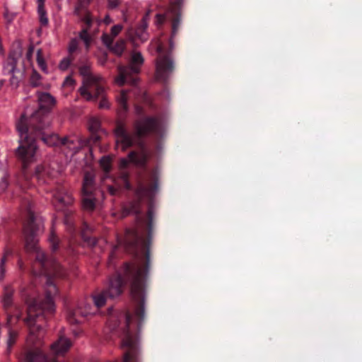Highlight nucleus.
Instances as JSON below:
<instances>
[{"instance_id": "58", "label": "nucleus", "mask_w": 362, "mask_h": 362, "mask_svg": "<svg viewBox=\"0 0 362 362\" xmlns=\"http://www.w3.org/2000/svg\"><path fill=\"white\" fill-rule=\"evenodd\" d=\"M1 51H2V45H1V44L0 43V52H1Z\"/></svg>"}, {"instance_id": "34", "label": "nucleus", "mask_w": 362, "mask_h": 362, "mask_svg": "<svg viewBox=\"0 0 362 362\" xmlns=\"http://www.w3.org/2000/svg\"><path fill=\"white\" fill-rule=\"evenodd\" d=\"M71 61H72V59L70 58L63 59L59 64V68L62 71L66 70L69 68V65L71 64Z\"/></svg>"}, {"instance_id": "24", "label": "nucleus", "mask_w": 362, "mask_h": 362, "mask_svg": "<svg viewBox=\"0 0 362 362\" xmlns=\"http://www.w3.org/2000/svg\"><path fill=\"white\" fill-rule=\"evenodd\" d=\"M124 40H118L115 45H112L110 48L114 53L117 55H121L124 49Z\"/></svg>"}, {"instance_id": "46", "label": "nucleus", "mask_w": 362, "mask_h": 362, "mask_svg": "<svg viewBox=\"0 0 362 362\" xmlns=\"http://www.w3.org/2000/svg\"><path fill=\"white\" fill-rule=\"evenodd\" d=\"M33 52H34V46L33 45H30L29 46L28 52L26 53V57L28 59H31Z\"/></svg>"}, {"instance_id": "11", "label": "nucleus", "mask_w": 362, "mask_h": 362, "mask_svg": "<svg viewBox=\"0 0 362 362\" xmlns=\"http://www.w3.org/2000/svg\"><path fill=\"white\" fill-rule=\"evenodd\" d=\"M7 57L4 69H8L9 74H15L19 59L22 57L23 48L21 41H16Z\"/></svg>"}, {"instance_id": "32", "label": "nucleus", "mask_w": 362, "mask_h": 362, "mask_svg": "<svg viewBox=\"0 0 362 362\" xmlns=\"http://www.w3.org/2000/svg\"><path fill=\"white\" fill-rule=\"evenodd\" d=\"M49 241L51 244V247L53 251L56 250L58 248V240L55 234L52 232L49 238Z\"/></svg>"}, {"instance_id": "26", "label": "nucleus", "mask_w": 362, "mask_h": 362, "mask_svg": "<svg viewBox=\"0 0 362 362\" xmlns=\"http://www.w3.org/2000/svg\"><path fill=\"white\" fill-rule=\"evenodd\" d=\"M9 254L10 252L6 251L0 260V281H2L4 279L6 272L5 264L7 262V257Z\"/></svg>"}, {"instance_id": "57", "label": "nucleus", "mask_w": 362, "mask_h": 362, "mask_svg": "<svg viewBox=\"0 0 362 362\" xmlns=\"http://www.w3.org/2000/svg\"><path fill=\"white\" fill-rule=\"evenodd\" d=\"M45 0H37V4H45Z\"/></svg>"}, {"instance_id": "40", "label": "nucleus", "mask_w": 362, "mask_h": 362, "mask_svg": "<svg viewBox=\"0 0 362 362\" xmlns=\"http://www.w3.org/2000/svg\"><path fill=\"white\" fill-rule=\"evenodd\" d=\"M76 81L71 76H68L64 83H63V86H65V87H73L75 84Z\"/></svg>"}, {"instance_id": "33", "label": "nucleus", "mask_w": 362, "mask_h": 362, "mask_svg": "<svg viewBox=\"0 0 362 362\" xmlns=\"http://www.w3.org/2000/svg\"><path fill=\"white\" fill-rule=\"evenodd\" d=\"M114 37L111 35L103 34L102 35L103 42L110 49L112 46Z\"/></svg>"}, {"instance_id": "15", "label": "nucleus", "mask_w": 362, "mask_h": 362, "mask_svg": "<svg viewBox=\"0 0 362 362\" xmlns=\"http://www.w3.org/2000/svg\"><path fill=\"white\" fill-rule=\"evenodd\" d=\"M71 341H55L51 346V352L54 356L62 355L71 347Z\"/></svg>"}, {"instance_id": "39", "label": "nucleus", "mask_w": 362, "mask_h": 362, "mask_svg": "<svg viewBox=\"0 0 362 362\" xmlns=\"http://www.w3.org/2000/svg\"><path fill=\"white\" fill-rule=\"evenodd\" d=\"M122 25H114L112 28H111V33H110V35L115 37H116L119 33L120 31L122 30Z\"/></svg>"}, {"instance_id": "50", "label": "nucleus", "mask_w": 362, "mask_h": 362, "mask_svg": "<svg viewBox=\"0 0 362 362\" xmlns=\"http://www.w3.org/2000/svg\"><path fill=\"white\" fill-rule=\"evenodd\" d=\"M108 190H109V192L112 194V195H114L115 194L116 192H117V189L115 188H114L112 186H109L108 187Z\"/></svg>"}, {"instance_id": "44", "label": "nucleus", "mask_w": 362, "mask_h": 362, "mask_svg": "<svg viewBox=\"0 0 362 362\" xmlns=\"http://www.w3.org/2000/svg\"><path fill=\"white\" fill-rule=\"evenodd\" d=\"M44 171V168L42 166H37L35 170V177L37 179L40 180L42 176V173Z\"/></svg>"}, {"instance_id": "17", "label": "nucleus", "mask_w": 362, "mask_h": 362, "mask_svg": "<svg viewBox=\"0 0 362 362\" xmlns=\"http://www.w3.org/2000/svg\"><path fill=\"white\" fill-rule=\"evenodd\" d=\"M147 27L148 23L146 17H144L140 23V25L137 27L135 31L136 36L141 41H145L148 38V34L146 33Z\"/></svg>"}, {"instance_id": "37", "label": "nucleus", "mask_w": 362, "mask_h": 362, "mask_svg": "<svg viewBox=\"0 0 362 362\" xmlns=\"http://www.w3.org/2000/svg\"><path fill=\"white\" fill-rule=\"evenodd\" d=\"M128 177H129V174L127 172L123 171L121 173L120 178L124 182L125 187L127 189H129L131 188V185H130V183L129 182Z\"/></svg>"}, {"instance_id": "2", "label": "nucleus", "mask_w": 362, "mask_h": 362, "mask_svg": "<svg viewBox=\"0 0 362 362\" xmlns=\"http://www.w3.org/2000/svg\"><path fill=\"white\" fill-rule=\"evenodd\" d=\"M32 208L31 203H28L25 206L27 220L23 228L25 249L28 252L35 254L36 263L41 268L40 274L46 276V294L44 299L30 298L27 296L25 287H22L20 291L28 305V315L23 321L28 327L29 335L33 338L40 339L44 337L45 313H52L54 310L53 297L57 289L50 276L60 275V265L54 259L47 258L40 249L37 236L43 230V221L41 217L34 214Z\"/></svg>"}, {"instance_id": "4", "label": "nucleus", "mask_w": 362, "mask_h": 362, "mask_svg": "<svg viewBox=\"0 0 362 362\" xmlns=\"http://www.w3.org/2000/svg\"><path fill=\"white\" fill-rule=\"evenodd\" d=\"M45 125L39 128V123L36 127H30L27 124L25 115H22L20 120L16 124V128L20 134L21 144L16 150V155L22 162V170L23 174L25 173L28 165L35 160L37 150L35 141L41 139L45 144L49 146H59L60 138L57 134H49L45 132L47 127Z\"/></svg>"}, {"instance_id": "25", "label": "nucleus", "mask_w": 362, "mask_h": 362, "mask_svg": "<svg viewBox=\"0 0 362 362\" xmlns=\"http://www.w3.org/2000/svg\"><path fill=\"white\" fill-rule=\"evenodd\" d=\"M30 83L33 87H38L41 85V76L35 70L32 72Z\"/></svg>"}, {"instance_id": "27", "label": "nucleus", "mask_w": 362, "mask_h": 362, "mask_svg": "<svg viewBox=\"0 0 362 362\" xmlns=\"http://www.w3.org/2000/svg\"><path fill=\"white\" fill-rule=\"evenodd\" d=\"M100 128V122L97 118H91L89 120L88 129L91 133H96Z\"/></svg>"}, {"instance_id": "53", "label": "nucleus", "mask_w": 362, "mask_h": 362, "mask_svg": "<svg viewBox=\"0 0 362 362\" xmlns=\"http://www.w3.org/2000/svg\"><path fill=\"white\" fill-rule=\"evenodd\" d=\"M183 1L184 0H176L174 4L175 6H180L182 4Z\"/></svg>"}, {"instance_id": "41", "label": "nucleus", "mask_w": 362, "mask_h": 362, "mask_svg": "<svg viewBox=\"0 0 362 362\" xmlns=\"http://www.w3.org/2000/svg\"><path fill=\"white\" fill-rule=\"evenodd\" d=\"M71 332L73 334V337H74V338H79V337H84L83 331L78 327L72 329Z\"/></svg>"}, {"instance_id": "38", "label": "nucleus", "mask_w": 362, "mask_h": 362, "mask_svg": "<svg viewBox=\"0 0 362 362\" xmlns=\"http://www.w3.org/2000/svg\"><path fill=\"white\" fill-rule=\"evenodd\" d=\"M12 74V76L10 79V85L13 88H16L19 86L21 78L18 77V76H16L14 74Z\"/></svg>"}, {"instance_id": "36", "label": "nucleus", "mask_w": 362, "mask_h": 362, "mask_svg": "<svg viewBox=\"0 0 362 362\" xmlns=\"http://www.w3.org/2000/svg\"><path fill=\"white\" fill-rule=\"evenodd\" d=\"M38 14H39V19H40V24L42 26H47L48 24V18L47 17L46 11H42V12H38Z\"/></svg>"}, {"instance_id": "8", "label": "nucleus", "mask_w": 362, "mask_h": 362, "mask_svg": "<svg viewBox=\"0 0 362 362\" xmlns=\"http://www.w3.org/2000/svg\"><path fill=\"white\" fill-rule=\"evenodd\" d=\"M122 317L125 320V325L124 327L121 329H117L118 326V316L112 315L107 322V325L105 328V332L106 334L110 333H117L122 332L125 337V339H136L137 336H133L129 330V326L132 321V317L129 314H126L125 315H122Z\"/></svg>"}, {"instance_id": "7", "label": "nucleus", "mask_w": 362, "mask_h": 362, "mask_svg": "<svg viewBox=\"0 0 362 362\" xmlns=\"http://www.w3.org/2000/svg\"><path fill=\"white\" fill-rule=\"evenodd\" d=\"M159 57L156 60V79L165 81L174 69L173 62L169 54H163V46L159 44L156 47Z\"/></svg>"}, {"instance_id": "16", "label": "nucleus", "mask_w": 362, "mask_h": 362, "mask_svg": "<svg viewBox=\"0 0 362 362\" xmlns=\"http://www.w3.org/2000/svg\"><path fill=\"white\" fill-rule=\"evenodd\" d=\"M82 207L84 210L92 211L95 207V198L93 192H82Z\"/></svg>"}, {"instance_id": "14", "label": "nucleus", "mask_w": 362, "mask_h": 362, "mask_svg": "<svg viewBox=\"0 0 362 362\" xmlns=\"http://www.w3.org/2000/svg\"><path fill=\"white\" fill-rule=\"evenodd\" d=\"M91 64L88 62H81V64L78 66L79 73L83 77V85L87 84L90 86L97 81L98 76L93 75L90 70Z\"/></svg>"}, {"instance_id": "19", "label": "nucleus", "mask_w": 362, "mask_h": 362, "mask_svg": "<svg viewBox=\"0 0 362 362\" xmlns=\"http://www.w3.org/2000/svg\"><path fill=\"white\" fill-rule=\"evenodd\" d=\"M94 175L92 173L86 172L84 175L82 192H93Z\"/></svg>"}, {"instance_id": "52", "label": "nucleus", "mask_w": 362, "mask_h": 362, "mask_svg": "<svg viewBox=\"0 0 362 362\" xmlns=\"http://www.w3.org/2000/svg\"><path fill=\"white\" fill-rule=\"evenodd\" d=\"M156 17H157V18H158V21H159V22H160V23H161V22L163 21V19H164V17H163L162 15H160V14H157V15H156Z\"/></svg>"}, {"instance_id": "35", "label": "nucleus", "mask_w": 362, "mask_h": 362, "mask_svg": "<svg viewBox=\"0 0 362 362\" xmlns=\"http://www.w3.org/2000/svg\"><path fill=\"white\" fill-rule=\"evenodd\" d=\"M80 38L84 41L86 47H88L90 38L86 29H83L81 30V32L80 33Z\"/></svg>"}, {"instance_id": "1", "label": "nucleus", "mask_w": 362, "mask_h": 362, "mask_svg": "<svg viewBox=\"0 0 362 362\" xmlns=\"http://www.w3.org/2000/svg\"><path fill=\"white\" fill-rule=\"evenodd\" d=\"M158 189V175L156 170L150 173V178L139 181L136 189L138 200L130 202L124 206L122 216L130 214L136 215V225L134 229H127L124 238L119 240L127 252L134 255L137 259L135 263H124L122 270L115 276L111 278L108 286L100 293L93 296V302L98 308L103 307L107 298L118 297L123 292V286L131 283V295L136 303L135 316L139 323L144 319V281L148 271L150 262V245L152 239V230L154 213L149 208L147 217L139 215L140 199L151 198Z\"/></svg>"}, {"instance_id": "54", "label": "nucleus", "mask_w": 362, "mask_h": 362, "mask_svg": "<svg viewBox=\"0 0 362 362\" xmlns=\"http://www.w3.org/2000/svg\"><path fill=\"white\" fill-rule=\"evenodd\" d=\"M112 21L111 18H110L109 16H107L105 18V23L108 24L110 23V22Z\"/></svg>"}, {"instance_id": "20", "label": "nucleus", "mask_w": 362, "mask_h": 362, "mask_svg": "<svg viewBox=\"0 0 362 362\" xmlns=\"http://www.w3.org/2000/svg\"><path fill=\"white\" fill-rule=\"evenodd\" d=\"M8 174L7 170L4 166H0V193L6 190L8 186Z\"/></svg>"}, {"instance_id": "22", "label": "nucleus", "mask_w": 362, "mask_h": 362, "mask_svg": "<svg viewBox=\"0 0 362 362\" xmlns=\"http://www.w3.org/2000/svg\"><path fill=\"white\" fill-rule=\"evenodd\" d=\"M54 198L57 202L63 205H70L73 202V197L69 193H58L54 195Z\"/></svg>"}, {"instance_id": "31", "label": "nucleus", "mask_w": 362, "mask_h": 362, "mask_svg": "<svg viewBox=\"0 0 362 362\" xmlns=\"http://www.w3.org/2000/svg\"><path fill=\"white\" fill-rule=\"evenodd\" d=\"M37 62L38 66L40 67V69L42 71H45L47 70L46 64H45V62L42 56V50L41 49H38L37 52Z\"/></svg>"}, {"instance_id": "21", "label": "nucleus", "mask_w": 362, "mask_h": 362, "mask_svg": "<svg viewBox=\"0 0 362 362\" xmlns=\"http://www.w3.org/2000/svg\"><path fill=\"white\" fill-rule=\"evenodd\" d=\"M91 230V227L85 223L82 229L81 235L86 242H87L91 246H94L96 244L97 240L95 238H91L88 236V232Z\"/></svg>"}, {"instance_id": "18", "label": "nucleus", "mask_w": 362, "mask_h": 362, "mask_svg": "<svg viewBox=\"0 0 362 362\" xmlns=\"http://www.w3.org/2000/svg\"><path fill=\"white\" fill-rule=\"evenodd\" d=\"M14 289L11 286H6L4 287V296H3V306L4 309H8L12 305L13 295Z\"/></svg>"}, {"instance_id": "49", "label": "nucleus", "mask_w": 362, "mask_h": 362, "mask_svg": "<svg viewBox=\"0 0 362 362\" xmlns=\"http://www.w3.org/2000/svg\"><path fill=\"white\" fill-rule=\"evenodd\" d=\"M9 335H10L9 339H13L15 337H17L16 332L12 331L10 329H9Z\"/></svg>"}, {"instance_id": "51", "label": "nucleus", "mask_w": 362, "mask_h": 362, "mask_svg": "<svg viewBox=\"0 0 362 362\" xmlns=\"http://www.w3.org/2000/svg\"><path fill=\"white\" fill-rule=\"evenodd\" d=\"M84 21L86 22V23L87 24L88 26H90V23H91V20L89 18L88 16H86L85 18H84Z\"/></svg>"}, {"instance_id": "13", "label": "nucleus", "mask_w": 362, "mask_h": 362, "mask_svg": "<svg viewBox=\"0 0 362 362\" xmlns=\"http://www.w3.org/2000/svg\"><path fill=\"white\" fill-rule=\"evenodd\" d=\"M25 358L28 362H58L55 357H48L37 347L28 350Z\"/></svg>"}, {"instance_id": "42", "label": "nucleus", "mask_w": 362, "mask_h": 362, "mask_svg": "<svg viewBox=\"0 0 362 362\" xmlns=\"http://www.w3.org/2000/svg\"><path fill=\"white\" fill-rule=\"evenodd\" d=\"M102 98H101V100L100 101L99 103V108L100 109H104V108H109L110 107V104H109V102L106 100V98H105L104 95H103V96H100Z\"/></svg>"}, {"instance_id": "10", "label": "nucleus", "mask_w": 362, "mask_h": 362, "mask_svg": "<svg viewBox=\"0 0 362 362\" xmlns=\"http://www.w3.org/2000/svg\"><path fill=\"white\" fill-rule=\"evenodd\" d=\"M90 314V305L85 308L78 306L69 308L66 311V320L70 325H74L84 322L86 317Z\"/></svg>"}, {"instance_id": "3", "label": "nucleus", "mask_w": 362, "mask_h": 362, "mask_svg": "<svg viewBox=\"0 0 362 362\" xmlns=\"http://www.w3.org/2000/svg\"><path fill=\"white\" fill-rule=\"evenodd\" d=\"M127 93V90H122L117 98L119 106L117 113L119 118L115 122L114 132L117 145L120 146L122 151H126L134 146H136L138 149L129 152L128 159H121L119 166L121 168H125L131 162L137 167L144 169L151 157V152L147 148L143 138L157 132L159 123L156 118L147 117L135 120L132 125V131H128L126 122L122 118L128 110Z\"/></svg>"}, {"instance_id": "30", "label": "nucleus", "mask_w": 362, "mask_h": 362, "mask_svg": "<svg viewBox=\"0 0 362 362\" xmlns=\"http://www.w3.org/2000/svg\"><path fill=\"white\" fill-rule=\"evenodd\" d=\"M180 24V18L179 16H176L173 18V23H172V37H174L179 29Z\"/></svg>"}, {"instance_id": "56", "label": "nucleus", "mask_w": 362, "mask_h": 362, "mask_svg": "<svg viewBox=\"0 0 362 362\" xmlns=\"http://www.w3.org/2000/svg\"><path fill=\"white\" fill-rule=\"evenodd\" d=\"M15 341H8V347H11L13 344V342Z\"/></svg>"}, {"instance_id": "43", "label": "nucleus", "mask_w": 362, "mask_h": 362, "mask_svg": "<svg viewBox=\"0 0 362 362\" xmlns=\"http://www.w3.org/2000/svg\"><path fill=\"white\" fill-rule=\"evenodd\" d=\"M78 47V41L76 39L72 40L69 46V51L70 53H73L76 50Z\"/></svg>"}, {"instance_id": "45", "label": "nucleus", "mask_w": 362, "mask_h": 362, "mask_svg": "<svg viewBox=\"0 0 362 362\" xmlns=\"http://www.w3.org/2000/svg\"><path fill=\"white\" fill-rule=\"evenodd\" d=\"M119 4V0H108V7L110 8H115Z\"/></svg>"}, {"instance_id": "28", "label": "nucleus", "mask_w": 362, "mask_h": 362, "mask_svg": "<svg viewBox=\"0 0 362 362\" xmlns=\"http://www.w3.org/2000/svg\"><path fill=\"white\" fill-rule=\"evenodd\" d=\"M21 317V312L14 314L7 313V325L10 327L16 323Z\"/></svg>"}, {"instance_id": "29", "label": "nucleus", "mask_w": 362, "mask_h": 362, "mask_svg": "<svg viewBox=\"0 0 362 362\" xmlns=\"http://www.w3.org/2000/svg\"><path fill=\"white\" fill-rule=\"evenodd\" d=\"M100 165L105 173H108L111 169L110 158L107 156H103L100 160Z\"/></svg>"}, {"instance_id": "12", "label": "nucleus", "mask_w": 362, "mask_h": 362, "mask_svg": "<svg viewBox=\"0 0 362 362\" xmlns=\"http://www.w3.org/2000/svg\"><path fill=\"white\" fill-rule=\"evenodd\" d=\"M122 348L126 349L123 362H138L139 346L136 341H122Z\"/></svg>"}, {"instance_id": "48", "label": "nucleus", "mask_w": 362, "mask_h": 362, "mask_svg": "<svg viewBox=\"0 0 362 362\" xmlns=\"http://www.w3.org/2000/svg\"><path fill=\"white\" fill-rule=\"evenodd\" d=\"M92 134H93V135L91 136V139L93 140V141L94 143H95L99 140L100 137L98 135H96L95 133H92Z\"/></svg>"}, {"instance_id": "47", "label": "nucleus", "mask_w": 362, "mask_h": 362, "mask_svg": "<svg viewBox=\"0 0 362 362\" xmlns=\"http://www.w3.org/2000/svg\"><path fill=\"white\" fill-rule=\"evenodd\" d=\"M45 11V4H37V12Z\"/></svg>"}, {"instance_id": "9", "label": "nucleus", "mask_w": 362, "mask_h": 362, "mask_svg": "<svg viewBox=\"0 0 362 362\" xmlns=\"http://www.w3.org/2000/svg\"><path fill=\"white\" fill-rule=\"evenodd\" d=\"M103 78L100 76L97 77V81L93 84L88 86L83 84L79 88L81 95L86 98V100H92L96 99L100 96H103L105 89L103 86Z\"/></svg>"}, {"instance_id": "55", "label": "nucleus", "mask_w": 362, "mask_h": 362, "mask_svg": "<svg viewBox=\"0 0 362 362\" xmlns=\"http://www.w3.org/2000/svg\"><path fill=\"white\" fill-rule=\"evenodd\" d=\"M58 339L62 340V339H69L68 337L64 336V335L61 334L60 336L59 337Z\"/></svg>"}, {"instance_id": "23", "label": "nucleus", "mask_w": 362, "mask_h": 362, "mask_svg": "<svg viewBox=\"0 0 362 362\" xmlns=\"http://www.w3.org/2000/svg\"><path fill=\"white\" fill-rule=\"evenodd\" d=\"M75 144L76 140L69 136L60 138L59 146H66L71 150H74L76 148Z\"/></svg>"}, {"instance_id": "6", "label": "nucleus", "mask_w": 362, "mask_h": 362, "mask_svg": "<svg viewBox=\"0 0 362 362\" xmlns=\"http://www.w3.org/2000/svg\"><path fill=\"white\" fill-rule=\"evenodd\" d=\"M39 109L37 110L32 115L25 119L27 124L30 127H36L39 123V128L43 127L45 125L49 124L48 112L55 104V99L47 93H42L38 95Z\"/></svg>"}, {"instance_id": "5", "label": "nucleus", "mask_w": 362, "mask_h": 362, "mask_svg": "<svg viewBox=\"0 0 362 362\" xmlns=\"http://www.w3.org/2000/svg\"><path fill=\"white\" fill-rule=\"evenodd\" d=\"M144 63V58L140 52H134L132 55L129 66H118L119 75L115 78V83L122 86L125 83L136 85L138 80L136 75L140 71L141 66Z\"/></svg>"}]
</instances>
